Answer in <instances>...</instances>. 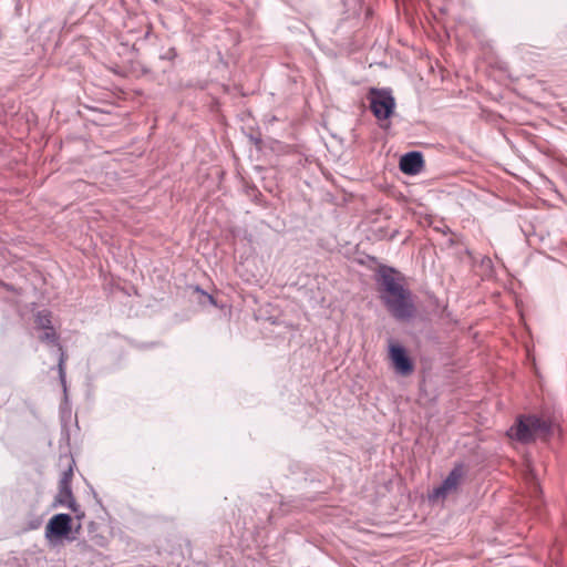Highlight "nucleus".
I'll list each match as a JSON object with an SVG mask.
<instances>
[{
    "label": "nucleus",
    "instance_id": "obj_14",
    "mask_svg": "<svg viewBox=\"0 0 567 567\" xmlns=\"http://www.w3.org/2000/svg\"><path fill=\"white\" fill-rule=\"evenodd\" d=\"M205 297L208 299V301H209L210 303L215 305V300H214L213 296H210V295H205Z\"/></svg>",
    "mask_w": 567,
    "mask_h": 567
},
{
    "label": "nucleus",
    "instance_id": "obj_7",
    "mask_svg": "<svg viewBox=\"0 0 567 567\" xmlns=\"http://www.w3.org/2000/svg\"><path fill=\"white\" fill-rule=\"evenodd\" d=\"M463 471L462 467H455L452 470V472L449 474V476L443 481V483L433 491L432 498H444L447 495L454 493L462 480Z\"/></svg>",
    "mask_w": 567,
    "mask_h": 567
},
{
    "label": "nucleus",
    "instance_id": "obj_12",
    "mask_svg": "<svg viewBox=\"0 0 567 567\" xmlns=\"http://www.w3.org/2000/svg\"><path fill=\"white\" fill-rule=\"evenodd\" d=\"M64 362H65V357H64V353L61 352L60 353V359H59V375H60V380H61L63 390L65 392L66 391V383H65Z\"/></svg>",
    "mask_w": 567,
    "mask_h": 567
},
{
    "label": "nucleus",
    "instance_id": "obj_3",
    "mask_svg": "<svg viewBox=\"0 0 567 567\" xmlns=\"http://www.w3.org/2000/svg\"><path fill=\"white\" fill-rule=\"evenodd\" d=\"M71 530L72 517L69 514H55L49 519L44 536L51 545H55L63 538H69Z\"/></svg>",
    "mask_w": 567,
    "mask_h": 567
},
{
    "label": "nucleus",
    "instance_id": "obj_1",
    "mask_svg": "<svg viewBox=\"0 0 567 567\" xmlns=\"http://www.w3.org/2000/svg\"><path fill=\"white\" fill-rule=\"evenodd\" d=\"M557 425L553 421L537 415L520 416L508 431V436L519 442H530L537 437L547 439L553 435Z\"/></svg>",
    "mask_w": 567,
    "mask_h": 567
},
{
    "label": "nucleus",
    "instance_id": "obj_5",
    "mask_svg": "<svg viewBox=\"0 0 567 567\" xmlns=\"http://www.w3.org/2000/svg\"><path fill=\"white\" fill-rule=\"evenodd\" d=\"M378 282L381 287V298L391 297L406 290L402 285L400 274L389 267H382L379 269Z\"/></svg>",
    "mask_w": 567,
    "mask_h": 567
},
{
    "label": "nucleus",
    "instance_id": "obj_13",
    "mask_svg": "<svg viewBox=\"0 0 567 567\" xmlns=\"http://www.w3.org/2000/svg\"><path fill=\"white\" fill-rule=\"evenodd\" d=\"M75 514V517L81 520L83 517H84V512L81 511V508L79 507V511L78 513H74Z\"/></svg>",
    "mask_w": 567,
    "mask_h": 567
},
{
    "label": "nucleus",
    "instance_id": "obj_8",
    "mask_svg": "<svg viewBox=\"0 0 567 567\" xmlns=\"http://www.w3.org/2000/svg\"><path fill=\"white\" fill-rule=\"evenodd\" d=\"M390 359L398 373L408 375L413 371V364L401 346L390 347Z\"/></svg>",
    "mask_w": 567,
    "mask_h": 567
},
{
    "label": "nucleus",
    "instance_id": "obj_2",
    "mask_svg": "<svg viewBox=\"0 0 567 567\" xmlns=\"http://www.w3.org/2000/svg\"><path fill=\"white\" fill-rule=\"evenodd\" d=\"M382 301L389 312L398 320H409L414 317L415 306L410 290L391 297H382Z\"/></svg>",
    "mask_w": 567,
    "mask_h": 567
},
{
    "label": "nucleus",
    "instance_id": "obj_4",
    "mask_svg": "<svg viewBox=\"0 0 567 567\" xmlns=\"http://www.w3.org/2000/svg\"><path fill=\"white\" fill-rule=\"evenodd\" d=\"M368 100L371 111L378 120H386L393 113L395 101L389 91L371 89Z\"/></svg>",
    "mask_w": 567,
    "mask_h": 567
},
{
    "label": "nucleus",
    "instance_id": "obj_10",
    "mask_svg": "<svg viewBox=\"0 0 567 567\" xmlns=\"http://www.w3.org/2000/svg\"><path fill=\"white\" fill-rule=\"evenodd\" d=\"M43 333L39 337L41 341L47 342L52 346H58V350L62 351L61 347L58 344V336L53 328L43 329Z\"/></svg>",
    "mask_w": 567,
    "mask_h": 567
},
{
    "label": "nucleus",
    "instance_id": "obj_9",
    "mask_svg": "<svg viewBox=\"0 0 567 567\" xmlns=\"http://www.w3.org/2000/svg\"><path fill=\"white\" fill-rule=\"evenodd\" d=\"M423 156L420 152H409L400 159V169L404 174L416 175L422 171Z\"/></svg>",
    "mask_w": 567,
    "mask_h": 567
},
{
    "label": "nucleus",
    "instance_id": "obj_6",
    "mask_svg": "<svg viewBox=\"0 0 567 567\" xmlns=\"http://www.w3.org/2000/svg\"><path fill=\"white\" fill-rule=\"evenodd\" d=\"M53 505L65 506L70 508L73 513H78L79 511V505L72 495L70 478L68 474H64V476L60 481L59 493L55 496Z\"/></svg>",
    "mask_w": 567,
    "mask_h": 567
},
{
    "label": "nucleus",
    "instance_id": "obj_11",
    "mask_svg": "<svg viewBox=\"0 0 567 567\" xmlns=\"http://www.w3.org/2000/svg\"><path fill=\"white\" fill-rule=\"evenodd\" d=\"M37 324L42 329L53 328L51 326V317L49 312L42 311L37 315Z\"/></svg>",
    "mask_w": 567,
    "mask_h": 567
}]
</instances>
